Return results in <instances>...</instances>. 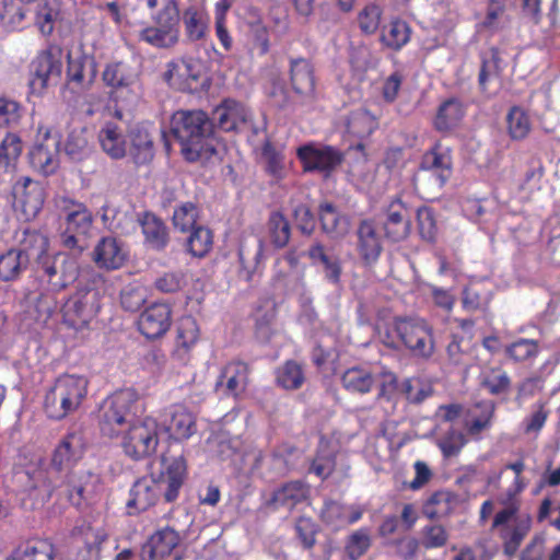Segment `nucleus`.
Instances as JSON below:
<instances>
[{
	"label": "nucleus",
	"mask_w": 560,
	"mask_h": 560,
	"mask_svg": "<svg viewBox=\"0 0 560 560\" xmlns=\"http://www.w3.org/2000/svg\"><path fill=\"white\" fill-rule=\"evenodd\" d=\"M308 489L302 481H291L276 490L271 500L268 502L275 509L285 508L293 509L298 503L304 501L307 497Z\"/></svg>",
	"instance_id": "obj_37"
},
{
	"label": "nucleus",
	"mask_w": 560,
	"mask_h": 560,
	"mask_svg": "<svg viewBox=\"0 0 560 560\" xmlns=\"http://www.w3.org/2000/svg\"><path fill=\"white\" fill-rule=\"evenodd\" d=\"M23 235L21 247L18 250L23 252L28 257V262L33 259L36 264L39 256L50 252L48 237L43 233L35 230H25Z\"/></svg>",
	"instance_id": "obj_48"
},
{
	"label": "nucleus",
	"mask_w": 560,
	"mask_h": 560,
	"mask_svg": "<svg viewBox=\"0 0 560 560\" xmlns=\"http://www.w3.org/2000/svg\"><path fill=\"white\" fill-rule=\"evenodd\" d=\"M51 490L66 495L69 502L81 508L94 504L103 490L101 478L91 471L67 472L61 481H51Z\"/></svg>",
	"instance_id": "obj_6"
},
{
	"label": "nucleus",
	"mask_w": 560,
	"mask_h": 560,
	"mask_svg": "<svg viewBox=\"0 0 560 560\" xmlns=\"http://www.w3.org/2000/svg\"><path fill=\"white\" fill-rule=\"evenodd\" d=\"M238 258L242 267L241 276L246 281H252L265 258L264 240L257 234L244 233L238 246Z\"/></svg>",
	"instance_id": "obj_20"
},
{
	"label": "nucleus",
	"mask_w": 560,
	"mask_h": 560,
	"mask_svg": "<svg viewBox=\"0 0 560 560\" xmlns=\"http://www.w3.org/2000/svg\"><path fill=\"white\" fill-rule=\"evenodd\" d=\"M341 385L350 394L364 395L375 386L376 374L365 365L348 368L341 374Z\"/></svg>",
	"instance_id": "obj_31"
},
{
	"label": "nucleus",
	"mask_w": 560,
	"mask_h": 560,
	"mask_svg": "<svg viewBox=\"0 0 560 560\" xmlns=\"http://www.w3.org/2000/svg\"><path fill=\"white\" fill-rule=\"evenodd\" d=\"M198 217L197 207L192 202L183 203L175 209L173 214V222L175 228L185 232L196 228V220Z\"/></svg>",
	"instance_id": "obj_62"
},
{
	"label": "nucleus",
	"mask_w": 560,
	"mask_h": 560,
	"mask_svg": "<svg viewBox=\"0 0 560 560\" xmlns=\"http://www.w3.org/2000/svg\"><path fill=\"white\" fill-rule=\"evenodd\" d=\"M58 303L54 292L42 293L34 298L24 314L27 327L45 326L57 312Z\"/></svg>",
	"instance_id": "obj_30"
},
{
	"label": "nucleus",
	"mask_w": 560,
	"mask_h": 560,
	"mask_svg": "<svg viewBox=\"0 0 560 560\" xmlns=\"http://www.w3.org/2000/svg\"><path fill=\"white\" fill-rule=\"evenodd\" d=\"M420 170L433 176L436 186L442 188L453 173V160L450 148L441 143L434 144L423 154Z\"/></svg>",
	"instance_id": "obj_18"
},
{
	"label": "nucleus",
	"mask_w": 560,
	"mask_h": 560,
	"mask_svg": "<svg viewBox=\"0 0 560 560\" xmlns=\"http://www.w3.org/2000/svg\"><path fill=\"white\" fill-rule=\"evenodd\" d=\"M58 16V10L50 3L38 7L36 12V24L43 35H49L54 31V22Z\"/></svg>",
	"instance_id": "obj_64"
},
{
	"label": "nucleus",
	"mask_w": 560,
	"mask_h": 560,
	"mask_svg": "<svg viewBox=\"0 0 560 560\" xmlns=\"http://www.w3.org/2000/svg\"><path fill=\"white\" fill-rule=\"evenodd\" d=\"M400 390L411 404H420L433 393L431 384L419 377L406 378L400 385Z\"/></svg>",
	"instance_id": "obj_55"
},
{
	"label": "nucleus",
	"mask_w": 560,
	"mask_h": 560,
	"mask_svg": "<svg viewBox=\"0 0 560 560\" xmlns=\"http://www.w3.org/2000/svg\"><path fill=\"white\" fill-rule=\"evenodd\" d=\"M128 255V249L122 242L112 236H105L95 245L92 258L100 269L109 271L121 268L127 261Z\"/></svg>",
	"instance_id": "obj_21"
},
{
	"label": "nucleus",
	"mask_w": 560,
	"mask_h": 560,
	"mask_svg": "<svg viewBox=\"0 0 560 560\" xmlns=\"http://www.w3.org/2000/svg\"><path fill=\"white\" fill-rule=\"evenodd\" d=\"M393 331L413 355L429 358L434 350L432 329L422 318H398Z\"/></svg>",
	"instance_id": "obj_9"
},
{
	"label": "nucleus",
	"mask_w": 560,
	"mask_h": 560,
	"mask_svg": "<svg viewBox=\"0 0 560 560\" xmlns=\"http://www.w3.org/2000/svg\"><path fill=\"white\" fill-rule=\"evenodd\" d=\"M248 117L249 112L242 103L228 98L214 108L212 122L224 131H232L245 124Z\"/></svg>",
	"instance_id": "obj_28"
},
{
	"label": "nucleus",
	"mask_w": 560,
	"mask_h": 560,
	"mask_svg": "<svg viewBox=\"0 0 560 560\" xmlns=\"http://www.w3.org/2000/svg\"><path fill=\"white\" fill-rule=\"evenodd\" d=\"M57 206L66 212V229L61 233L62 245L82 252L93 224L91 211L83 203L68 198H60Z\"/></svg>",
	"instance_id": "obj_7"
},
{
	"label": "nucleus",
	"mask_w": 560,
	"mask_h": 560,
	"mask_svg": "<svg viewBox=\"0 0 560 560\" xmlns=\"http://www.w3.org/2000/svg\"><path fill=\"white\" fill-rule=\"evenodd\" d=\"M307 255L312 260V264L322 270L327 281L332 284L339 283L341 265L336 255L328 253L319 243L312 245Z\"/></svg>",
	"instance_id": "obj_33"
},
{
	"label": "nucleus",
	"mask_w": 560,
	"mask_h": 560,
	"mask_svg": "<svg viewBox=\"0 0 560 560\" xmlns=\"http://www.w3.org/2000/svg\"><path fill=\"white\" fill-rule=\"evenodd\" d=\"M62 52L58 47L40 51L31 65L30 86L33 93L43 94L50 85L58 83L62 72Z\"/></svg>",
	"instance_id": "obj_10"
},
{
	"label": "nucleus",
	"mask_w": 560,
	"mask_h": 560,
	"mask_svg": "<svg viewBox=\"0 0 560 560\" xmlns=\"http://www.w3.org/2000/svg\"><path fill=\"white\" fill-rule=\"evenodd\" d=\"M517 508L508 506L494 516L492 527L499 530L504 552L513 556L520 548L530 528L529 518L516 517Z\"/></svg>",
	"instance_id": "obj_12"
},
{
	"label": "nucleus",
	"mask_w": 560,
	"mask_h": 560,
	"mask_svg": "<svg viewBox=\"0 0 560 560\" xmlns=\"http://www.w3.org/2000/svg\"><path fill=\"white\" fill-rule=\"evenodd\" d=\"M172 323V310L166 303H153L148 306L138 319L139 330L148 339L163 336Z\"/></svg>",
	"instance_id": "obj_22"
},
{
	"label": "nucleus",
	"mask_w": 560,
	"mask_h": 560,
	"mask_svg": "<svg viewBox=\"0 0 560 560\" xmlns=\"http://www.w3.org/2000/svg\"><path fill=\"white\" fill-rule=\"evenodd\" d=\"M147 290L141 285L129 284L120 293V303L124 310L137 312L147 301Z\"/></svg>",
	"instance_id": "obj_61"
},
{
	"label": "nucleus",
	"mask_w": 560,
	"mask_h": 560,
	"mask_svg": "<svg viewBox=\"0 0 560 560\" xmlns=\"http://www.w3.org/2000/svg\"><path fill=\"white\" fill-rule=\"evenodd\" d=\"M14 206L20 209L25 219L35 218L42 210L45 201L44 186L30 177H19L12 186Z\"/></svg>",
	"instance_id": "obj_14"
},
{
	"label": "nucleus",
	"mask_w": 560,
	"mask_h": 560,
	"mask_svg": "<svg viewBox=\"0 0 560 560\" xmlns=\"http://www.w3.org/2000/svg\"><path fill=\"white\" fill-rule=\"evenodd\" d=\"M170 131L180 144L182 154L188 162L211 156L215 150L211 143L213 122L202 110H178L170 121Z\"/></svg>",
	"instance_id": "obj_1"
},
{
	"label": "nucleus",
	"mask_w": 560,
	"mask_h": 560,
	"mask_svg": "<svg viewBox=\"0 0 560 560\" xmlns=\"http://www.w3.org/2000/svg\"><path fill=\"white\" fill-rule=\"evenodd\" d=\"M211 231L203 226H196L192 229L188 240V250L192 256L203 257L212 247Z\"/></svg>",
	"instance_id": "obj_57"
},
{
	"label": "nucleus",
	"mask_w": 560,
	"mask_h": 560,
	"mask_svg": "<svg viewBox=\"0 0 560 560\" xmlns=\"http://www.w3.org/2000/svg\"><path fill=\"white\" fill-rule=\"evenodd\" d=\"M247 381V364L241 361H235L223 368L217 381V388H222L226 395L236 397L245 390Z\"/></svg>",
	"instance_id": "obj_29"
},
{
	"label": "nucleus",
	"mask_w": 560,
	"mask_h": 560,
	"mask_svg": "<svg viewBox=\"0 0 560 560\" xmlns=\"http://www.w3.org/2000/svg\"><path fill=\"white\" fill-rule=\"evenodd\" d=\"M319 220L323 231L332 237L342 236L349 230L348 218L332 203L324 202L319 206Z\"/></svg>",
	"instance_id": "obj_40"
},
{
	"label": "nucleus",
	"mask_w": 560,
	"mask_h": 560,
	"mask_svg": "<svg viewBox=\"0 0 560 560\" xmlns=\"http://www.w3.org/2000/svg\"><path fill=\"white\" fill-rule=\"evenodd\" d=\"M65 152L73 160L82 159L89 152V131L81 124L70 127L65 139Z\"/></svg>",
	"instance_id": "obj_45"
},
{
	"label": "nucleus",
	"mask_w": 560,
	"mask_h": 560,
	"mask_svg": "<svg viewBox=\"0 0 560 560\" xmlns=\"http://www.w3.org/2000/svg\"><path fill=\"white\" fill-rule=\"evenodd\" d=\"M55 548L45 539H33L19 545L7 560H54Z\"/></svg>",
	"instance_id": "obj_36"
},
{
	"label": "nucleus",
	"mask_w": 560,
	"mask_h": 560,
	"mask_svg": "<svg viewBox=\"0 0 560 560\" xmlns=\"http://www.w3.org/2000/svg\"><path fill=\"white\" fill-rule=\"evenodd\" d=\"M410 36L411 28L407 22L393 20L383 26L380 40L384 47L398 51L409 43Z\"/></svg>",
	"instance_id": "obj_39"
},
{
	"label": "nucleus",
	"mask_w": 560,
	"mask_h": 560,
	"mask_svg": "<svg viewBox=\"0 0 560 560\" xmlns=\"http://www.w3.org/2000/svg\"><path fill=\"white\" fill-rule=\"evenodd\" d=\"M296 154L306 172H329L341 163V154L332 147L307 143L296 150Z\"/></svg>",
	"instance_id": "obj_16"
},
{
	"label": "nucleus",
	"mask_w": 560,
	"mask_h": 560,
	"mask_svg": "<svg viewBox=\"0 0 560 560\" xmlns=\"http://www.w3.org/2000/svg\"><path fill=\"white\" fill-rule=\"evenodd\" d=\"M452 509V494L448 491H436L429 497L423 505V514L429 518L443 517Z\"/></svg>",
	"instance_id": "obj_53"
},
{
	"label": "nucleus",
	"mask_w": 560,
	"mask_h": 560,
	"mask_svg": "<svg viewBox=\"0 0 560 560\" xmlns=\"http://www.w3.org/2000/svg\"><path fill=\"white\" fill-rule=\"evenodd\" d=\"M371 535L368 528L352 532L345 541V553L349 560H359L371 547Z\"/></svg>",
	"instance_id": "obj_52"
},
{
	"label": "nucleus",
	"mask_w": 560,
	"mask_h": 560,
	"mask_svg": "<svg viewBox=\"0 0 560 560\" xmlns=\"http://www.w3.org/2000/svg\"><path fill=\"white\" fill-rule=\"evenodd\" d=\"M101 293L94 287H81L62 307L66 323L75 327L88 324L100 310Z\"/></svg>",
	"instance_id": "obj_11"
},
{
	"label": "nucleus",
	"mask_w": 560,
	"mask_h": 560,
	"mask_svg": "<svg viewBox=\"0 0 560 560\" xmlns=\"http://www.w3.org/2000/svg\"><path fill=\"white\" fill-rule=\"evenodd\" d=\"M84 444L82 436L78 433H69L58 443L51 456L49 471V487L51 481H61L70 468L83 456Z\"/></svg>",
	"instance_id": "obj_13"
},
{
	"label": "nucleus",
	"mask_w": 560,
	"mask_h": 560,
	"mask_svg": "<svg viewBox=\"0 0 560 560\" xmlns=\"http://www.w3.org/2000/svg\"><path fill=\"white\" fill-rule=\"evenodd\" d=\"M290 84L302 104H312L316 100V80L310 60L295 58L290 60Z\"/></svg>",
	"instance_id": "obj_17"
},
{
	"label": "nucleus",
	"mask_w": 560,
	"mask_h": 560,
	"mask_svg": "<svg viewBox=\"0 0 560 560\" xmlns=\"http://www.w3.org/2000/svg\"><path fill=\"white\" fill-rule=\"evenodd\" d=\"M358 249L369 264L374 262L382 252L381 237L370 221L361 222L358 229Z\"/></svg>",
	"instance_id": "obj_35"
},
{
	"label": "nucleus",
	"mask_w": 560,
	"mask_h": 560,
	"mask_svg": "<svg viewBox=\"0 0 560 560\" xmlns=\"http://www.w3.org/2000/svg\"><path fill=\"white\" fill-rule=\"evenodd\" d=\"M34 273L43 290L56 293L77 280L79 267L68 254L50 250L38 257Z\"/></svg>",
	"instance_id": "obj_5"
},
{
	"label": "nucleus",
	"mask_w": 560,
	"mask_h": 560,
	"mask_svg": "<svg viewBox=\"0 0 560 560\" xmlns=\"http://www.w3.org/2000/svg\"><path fill=\"white\" fill-rule=\"evenodd\" d=\"M376 127V117L371 115L365 108L353 110L346 119L347 131L358 138L370 136Z\"/></svg>",
	"instance_id": "obj_47"
},
{
	"label": "nucleus",
	"mask_w": 560,
	"mask_h": 560,
	"mask_svg": "<svg viewBox=\"0 0 560 560\" xmlns=\"http://www.w3.org/2000/svg\"><path fill=\"white\" fill-rule=\"evenodd\" d=\"M276 381L280 387L288 390L300 388L305 381L302 365L295 361H287L277 370Z\"/></svg>",
	"instance_id": "obj_50"
},
{
	"label": "nucleus",
	"mask_w": 560,
	"mask_h": 560,
	"mask_svg": "<svg viewBox=\"0 0 560 560\" xmlns=\"http://www.w3.org/2000/svg\"><path fill=\"white\" fill-rule=\"evenodd\" d=\"M164 431L176 441L188 440L196 432L194 415L183 405H173L162 415Z\"/></svg>",
	"instance_id": "obj_19"
},
{
	"label": "nucleus",
	"mask_w": 560,
	"mask_h": 560,
	"mask_svg": "<svg viewBox=\"0 0 560 560\" xmlns=\"http://www.w3.org/2000/svg\"><path fill=\"white\" fill-rule=\"evenodd\" d=\"M386 236L393 242L405 240L410 232V213L400 198L393 199L386 211L383 222Z\"/></svg>",
	"instance_id": "obj_24"
},
{
	"label": "nucleus",
	"mask_w": 560,
	"mask_h": 560,
	"mask_svg": "<svg viewBox=\"0 0 560 560\" xmlns=\"http://www.w3.org/2000/svg\"><path fill=\"white\" fill-rule=\"evenodd\" d=\"M98 141L105 153L113 159H121L127 152V141L122 129L114 122H106L98 132Z\"/></svg>",
	"instance_id": "obj_34"
},
{
	"label": "nucleus",
	"mask_w": 560,
	"mask_h": 560,
	"mask_svg": "<svg viewBox=\"0 0 560 560\" xmlns=\"http://www.w3.org/2000/svg\"><path fill=\"white\" fill-rule=\"evenodd\" d=\"M382 9L375 3L365 5L358 15V24L360 30L368 35L374 34L381 23Z\"/></svg>",
	"instance_id": "obj_60"
},
{
	"label": "nucleus",
	"mask_w": 560,
	"mask_h": 560,
	"mask_svg": "<svg viewBox=\"0 0 560 560\" xmlns=\"http://www.w3.org/2000/svg\"><path fill=\"white\" fill-rule=\"evenodd\" d=\"M89 381L82 375L63 374L47 389L44 410L54 420L77 411L88 395Z\"/></svg>",
	"instance_id": "obj_3"
},
{
	"label": "nucleus",
	"mask_w": 560,
	"mask_h": 560,
	"mask_svg": "<svg viewBox=\"0 0 560 560\" xmlns=\"http://www.w3.org/2000/svg\"><path fill=\"white\" fill-rule=\"evenodd\" d=\"M138 394L126 388L107 397L100 409V428L104 435L115 438L122 434L133 422L139 407Z\"/></svg>",
	"instance_id": "obj_4"
},
{
	"label": "nucleus",
	"mask_w": 560,
	"mask_h": 560,
	"mask_svg": "<svg viewBox=\"0 0 560 560\" xmlns=\"http://www.w3.org/2000/svg\"><path fill=\"white\" fill-rule=\"evenodd\" d=\"M186 477V463L182 457L174 458L160 478L144 476L135 481L129 491L127 508L143 512L153 506L161 494L167 503L174 502Z\"/></svg>",
	"instance_id": "obj_2"
},
{
	"label": "nucleus",
	"mask_w": 560,
	"mask_h": 560,
	"mask_svg": "<svg viewBox=\"0 0 560 560\" xmlns=\"http://www.w3.org/2000/svg\"><path fill=\"white\" fill-rule=\"evenodd\" d=\"M22 153V141L15 133H7L0 144V173L18 160Z\"/></svg>",
	"instance_id": "obj_56"
},
{
	"label": "nucleus",
	"mask_w": 560,
	"mask_h": 560,
	"mask_svg": "<svg viewBox=\"0 0 560 560\" xmlns=\"http://www.w3.org/2000/svg\"><path fill=\"white\" fill-rule=\"evenodd\" d=\"M508 128L510 136L515 140L524 139L529 130L530 122L527 114L521 107H513L508 115Z\"/></svg>",
	"instance_id": "obj_59"
},
{
	"label": "nucleus",
	"mask_w": 560,
	"mask_h": 560,
	"mask_svg": "<svg viewBox=\"0 0 560 560\" xmlns=\"http://www.w3.org/2000/svg\"><path fill=\"white\" fill-rule=\"evenodd\" d=\"M465 109L456 98L443 102L436 113L434 126L440 131H448L457 127L463 119Z\"/></svg>",
	"instance_id": "obj_42"
},
{
	"label": "nucleus",
	"mask_w": 560,
	"mask_h": 560,
	"mask_svg": "<svg viewBox=\"0 0 560 560\" xmlns=\"http://www.w3.org/2000/svg\"><path fill=\"white\" fill-rule=\"evenodd\" d=\"M180 535L171 527L158 530L150 538L151 560H180Z\"/></svg>",
	"instance_id": "obj_26"
},
{
	"label": "nucleus",
	"mask_w": 560,
	"mask_h": 560,
	"mask_svg": "<svg viewBox=\"0 0 560 560\" xmlns=\"http://www.w3.org/2000/svg\"><path fill=\"white\" fill-rule=\"evenodd\" d=\"M494 404L490 400L477 402L467 413L464 427L469 436L479 440L481 432L491 428Z\"/></svg>",
	"instance_id": "obj_32"
},
{
	"label": "nucleus",
	"mask_w": 560,
	"mask_h": 560,
	"mask_svg": "<svg viewBox=\"0 0 560 560\" xmlns=\"http://www.w3.org/2000/svg\"><path fill=\"white\" fill-rule=\"evenodd\" d=\"M268 230L272 244L283 247L290 240V224L280 212H272L268 220Z\"/></svg>",
	"instance_id": "obj_58"
},
{
	"label": "nucleus",
	"mask_w": 560,
	"mask_h": 560,
	"mask_svg": "<svg viewBox=\"0 0 560 560\" xmlns=\"http://www.w3.org/2000/svg\"><path fill=\"white\" fill-rule=\"evenodd\" d=\"M59 143L48 128L39 127L36 143L30 152L32 166L44 175L52 174L59 164Z\"/></svg>",
	"instance_id": "obj_15"
},
{
	"label": "nucleus",
	"mask_w": 560,
	"mask_h": 560,
	"mask_svg": "<svg viewBox=\"0 0 560 560\" xmlns=\"http://www.w3.org/2000/svg\"><path fill=\"white\" fill-rule=\"evenodd\" d=\"M185 37L190 43L203 40L209 33L210 18L200 3L188 5L180 14Z\"/></svg>",
	"instance_id": "obj_27"
},
{
	"label": "nucleus",
	"mask_w": 560,
	"mask_h": 560,
	"mask_svg": "<svg viewBox=\"0 0 560 560\" xmlns=\"http://www.w3.org/2000/svg\"><path fill=\"white\" fill-rule=\"evenodd\" d=\"M230 7L231 4L228 0H219L214 8L215 35L226 51L233 47V39L226 27V14Z\"/></svg>",
	"instance_id": "obj_54"
},
{
	"label": "nucleus",
	"mask_w": 560,
	"mask_h": 560,
	"mask_svg": "<svg viewBox=\"0 0 560 560\" xmlns=\"http://www.w3.org/2000/svg\"><path fill=\"white\" fill-rule=\"evenodd\" d=\"M539 352V342L527 338H518L504 347L505 355L515 363L534 361Z\"/></svg>",
	"instance_id": "obj_46"
},
{
	"label": "nucleus",
	"mask_w": 560,
	"mask_h": 560,
	"mask_svg": "<svg viewBox=\"0 0 560 560\" xmlns=\"http://www.w3.org/2000/svg\"><path fill=\"white\" fill-rule=\"evenodd\" d=\"M103 81L113 89H129L137 82V75L124 62H110L103 71Z\"/></svg>",
	"instance_id": "obj_43"
},
{
	"label": "nucleus",
	"mask_w": 560,
	"mask_h": 560,
	"mask_svg": "<svg viewBox=\"0 0 560 560\" xmlns=\"http://www.w3.org/2000/svg\"><path fill=\"white\" fill-rule=\"evenodd\" d=\"M145 244L156 250L163 249L168 241L165 224L154 214L145 213L141 220Z\"/></svg>",
	"instance_id": "obj_41"
},
{
	"label": "nucleus",
	"mask_w": 560,
	"mask_h": 560,
	"mask_svg": "<svg viewBox=\"0 0 560 560\" xmlns=\"http://www.w3.org/2000/svg\"><path fill=\"white\" fill-rule=\"evenodd\" d=\"M28 257L18 248H11L0 255V279L3 281H12L28 266Z\"/></svg>",
	"instance_id": "obj_44"
},
{
	"label": "nucleus",
	"mask_w": 560,
	"mask_h": 560,
	"mask_svg": "<svg viewBox=\"0 0 560 560\" xmlns=\"http://www.w3.org/2000/svg\"><path fill=\"white\" fill-rule=\"evenodd\" d=\"M202 67L199 60L180 58L168 62L165 80L178 90H190L201 77Z\"/></svg>",
	"instance_id": "obj_23"
},
{
	"label": "nucleus",
	"mask_w": 560,
	"mask_h": 560,
	"mask_svg": "<svg viewBox=\"0 0 560 560\" xmlns=\"http://www.w3.org/2000/svg\"><path fill=\"white\" fill-rule=\"evenodd\" d=\"M129 153L138 165L149 163L154 155L153 142L149 131L144 127H135L130 131Z\"/></svg>",
	"instance_id": "obj_38"
},
{
	"label": "nucleus",
	"mask_w": 560,
	"mask_h": 560,
	"mask_svg": "<svg viewBox=\"0 0 560 560\" xmlns=\"http://www.w3.org/2000/svg\"><path fill=\"white\" fill-rule=\"evenodd\" d=\"M160 433L161 427L152 417L133 421L122 433L121 446L125 453L133 459L151 456L156 451Z\"/></svg>",
	"instance_id": "obj_8"
},
{
	"label": "nucleus",
	"mask_w": 560,
	"mask_h": 560,
	"mask_svg": "<svg viewBox=\"0 0 560 560\" xmlns=\"http://www.w3.org/2000/svg\"><path fill=\"white\" fill-rule=\"evenodd\" d=\"M510 377L501 370H491L482 378V386L492 395L506 393L510 387Z\"/></svg>",
	"instance_id": "obj_63"
},
{
	"label": "nucleus",
	"mask_w": 560,
	"mask_h": 560,
	"mask_svg": "<svg viewBox=\"0 0 560 560\" xmlns=\"http://www.w3.org/2000/svg\"><path fill=\"white\" fill-rule=\"evenodd\" d=\"M363 509L358 505H346L338 501H325L320 511L322 521L331 529L338 530L357 523L363 515Z\"/></svg>",
	"instance_id": "obj_25"
},
{
	"label": "nucleus",
	"mask_w": 560,
	"mask_h": 560,
	"mask_svg": "<svg viewBox=\"0 0 560 560\" xmlns=\"http://www.w3.org/2000/svg\"><path fill=\"white\" fill-rule=\"evenodd\" d=\"M467 440L463 432L450 425L436 439V445L444 458L457 456L466 445Z\"/></svg>",
	"instance_id": "obj_49"
},
{
	"label": "nucleus",
	"mask_w": 560,
	"mask_h": 560,
	"mask_svg": "<svg viewBox=\"0 0 560 560\" xmlns=\"http://www.w3.org/2000/svg\"><path fill=\"white\" fill-rule=\"evenodd\" d=\"M198 338L199 327L196 319L191 316L182 317L177 326L176 351L187 353L196 345Z\"/></svg>",
	"instance_id": "obj_51"
}]
</instances>
